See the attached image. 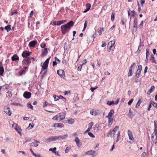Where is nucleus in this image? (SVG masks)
<instances>
[{
    "label": "nucleus",
    "instance_id": "1",
    "mask_svg": "<svg viewBox=\"0 0 157 157\" xmlns=\"http://www.w3.org/2000/svg\"><path fill=\"white\" fill-rule=\"evenodd\" d=\"M73 25L74 22L73 21H71L66 25H62L61 26V29L63 33L64 34L69 31L71 27Z\"/></svg>",
    "mask_w": 157,
    "mask_h": 157
},
{
    "label": "nucleus",
    "instance_id": "2",
    "mask_svg": "<svg viewBox=\"0 0 157 157\" xmlns=\"http://www.w3.org/2000/svg\"><path fill=\"white\" fill-rule=\"evenodd\" d=\"M114 110L113 109L110 110V111L108 115L106 117L108 119V125L110 126L113 124V114Z\"/></svg>",
    "mask_w": 157,
    "mask_h": 157
},
{
    "label": "nucleus",
    "instance_id": "3",
    "mask_svg": "<svg viewBox=\"0 0 157 157\" xmlns=\"http://www.w3.org/2000/svg\"><path fill=\"white\" fill-rule=\"evenodd\" d=\"M119 129V127L118 126H116L112 131L110 130L108 132L107 134V136L111 137H114L117 131Z\"/></svg>",
    "mask_w": 157,
    "mask_h": 157
},
{
    "label": "nucleus",
    "instance_id": "4",
    "mask_svg": "<svg viewBox=\"0 0 157 157\" xmlns=\"http://www.w3.org/2000/svg\"><path fill=\"white\" fill-rule=\"evenodd\" d=\"M68 135L67 134L63 136H55L54 137L49 138V140L48 141H52L59 139H63L67 137Z\"/></svg>",
    "mask_w": 157,
    "mask_h": 157
},
{
    "label": "nucleus",
    "instance_id": "5",
    "mask_svg": "<svg viewBox=\"0 0 157 157\" xmlns=\"http://www.w3.org/2000/svg\"><path fill=\"white\" fill-rule=\"evenodd\" d=\"M65 117V116L63 113H61L57 114L56 116H54L53 118V119L60 121L64 119Z\"/></svg>",
    "mask_w": 157,
    "mask_h": 157
},
{
    "label": "nucleus",
    "instance_id": "6",
    "mask_svg": "<svg viewBox=\"0 0 157 157\" xmlns=\"http://www.w3.org/2000/svg\"><path fill=\"white\" fill-rule=\"evenodd\" d=\"M12 127L15 129L18 133L21 135L22 130L20 126H18L17 124L14 123L12 124Z\"/></svg>",
    "mask_w": 157,
    "mask_h": 157
},
{
    "label": "nucleus",
    "instance_id": "7",
    "mask_svg": "<svg viewBox=\"0 0 157 157\" xmlns=\"http://www.w3.org/2000/svg\"><path fill=\"white\" fill-rule=\"evenodd\" d=\"M49 58H48L45 61L44 63L42 66V68L44 69L45 70L48 67L49 62Z\"/></svg>",
    "mask_w": 157,
    "mask_h": 157
},
{
    "label": "nucleus",
    "instance_id": "8",
    "mask_svg": "<svg viewBox=\"0 0 157 157\" xmlns=\"http://www.w3.org/2000/svg\"><path fill=\"white\" fill-rule=\"evenodd\" d=\"M5 112L8 116H10L11 115L12 113L9 107H5L4 108Z\"/></svg>",
    "mask_w": 157,
    "mask_h": 157
},
{
    "label": "nucleus",
    "instance_id": "9",
    "mask_svg": "<svg viewBox=\"0 0 157 157\" xmlns=\"http://www.w3.org/2000/svg\"><path fill=\"white\" fill-rule=\"evenodd\" d=\"M142 67L141 66L139 65L138 66V69L136 71V78H139L140 74V73L142 70Z\"/></svg>",
    "mask_w": 157,
    "mask_h": 157
},
{
    "label": "nucleus",
    "instance_id": "10",
    "mask_svg": "<svg viewBox=\"0 0 157 157\" xmlns=\"http://www.w3.org/2000/svg\"><path fill=\"white\" fill-rule=\"evenodd\" d=\"M136 66L135 63H133L131 66L129 72L128 73V76H131L132 73V71L134 70V69Z\"/></svg>",
    "mask_w": 157,
    "mask_h": 157
},
{
    "label": "nucleus",
    "instance_id": "11",
    "mask_svg": "<svg viewBox=\"0 0 157 157\" xmlns=\"http://www.w3.org/2000/svg\"><path fill=\"white\" fill-rule=\"evenodd\" d=\"M31 62L30 59L29 58H27L23 60L22 63L23 65H28Z\"/></svg>",
    "mask_w": 157,
    "mask_h": 157
},
{
    "label": "nucleus",
    "instance_id": "12",
    "mask_svg": "<svg viewBox=\"0 0 157 157\" xmlns=\"http://www.w3.org/2000/svg\"><path fill=\"white\" fill-rule=\"evenodd\" d=\"M31 53V52L29 51H25L22 54V56L24 57H26L29 56Z\"/></svg>",
    "mask_w": 157,
    "mask_h": 157
},
{
    "label": "nucleus",
    "instance_id": "13",
    "mask_svg": "<svg viewBox=\"0 0 157 157\" xmlns=\"http://www.w3.org/2000/svg\"><path fill=\"white\" fill-rule=\"evenodd\" d=\"M57 73L61 78H63L65 76L64 71L62 70H59L57 71Z\"/></svg>",
    "mask_w": 157,
    "mask_h": 157
},
{
    "label": "nucleus",
    "instance_id": "14",
    "mask_svg": "<svg viewBox=\"0 0 157 157\" xmlns=\"http://www.w3.org/2000/svg\"><path fill=\"white\" fill-rule=\"evenodd\" d=\"M98 110H96L94 109H91L90 112V114L92 116H96L98 115Z\"/></svg>",
    "mask_w": 157,
    "mask_h": 157
},
{
    "label": "nucleus",
    "instance_id": "15",
    "mask_svg": "<svg viewBox=\"0 0 157 157\" xmlns=\"http://www.w3.org/2000/svg\"><path fill=\"white\" fill-rule=\"evenodd\" d=\"M31 94L30 92L26 91L24 93L23 96L25 98L29 99L31 97Z\"/></svg>",
    "mask_w": 157,
    "mask_h": 157
},
{
    "label": "nucleus",
    "instance_id": "16",
    "mask_svg": "<svg viewBox=\"0 0 157 157\" xmlns=\"http://www.w3.org/2000/svg\"><path fill=\"white\" fill-rule=\"evenodd\" d=\"M128 134L130 140H133L134 139L133 137V134L132 132L130 130H128Z\"/></svg>",
    "mask_w": 157,
    "mask_h": 157
},
{
    "label": "nucleus",
    "instance_id": "17",
    "mask_svg": "<svg viewBox=\"0 0 157 157\" xmlns=\"http://www.w3.org/2000/svg\"><path fill=\"white\" fill-rule=\"evenodd\" d=\"M38 143H40L39 141H37L36 140H35L34 142H33L31 143V144L30 145L32 146H33L36 147L38 146L39 145Z\"/></svg>",
    "mask_w": 157,
    "mask_h": 157
},
{
    "label": "nucleus",
    "instance_id": "18",
    "mask_svg": "<svg viewBox=\"0 0 157 157\" xmlns=\"http://www.w3.org/2000/svg\"><path fill=\"white\" fill-rule=\"evenodd\" d=\"M37 44L36 41H33L30 42L29 43V46L31 47H34Z\"/></svg>",
    "mask_w": 157,
    "mask_h": 157
},
{
    "label": "nucleus",
    "instance_id": "19",
    "mask_svg": "<svg viewBox=\"0 0 157 157\" xmlns=\"http://www.w3.org/2000/svg\"><path fill=\"white\" fill-rule=\"evenodd\" d=\"M24 69L23 70L19 72V75L21 76L23 75L24 74L25 72H26V70L28 69V67H24Z\"/></svg>",
    "mask_w": 157,
    "mask_h": 157
},
{
    "label": "nucleus",
    "instance_id": "20",
    "mask_svg": "<svg viewBox=\"0 0 157 157\" xmlns=\"http://www.w3.org/2000/svg\"><path fill=\"white\" fill-rule=\"evenodd\" d=\"M11 59L12 61L18 60H19V57L16 54H14L12 57Z\"/></svg>",
    "mask_w": 157,
    "mask_h": 157
},
{
    "label": "nucleus",
    "instance_id": "21",
    "mask_svg": "<svg viewBox=\"0 0 157 157\" xmlns=\"http://www.w3.org/2000/svg\"><path fill=\"white\" fill-rule=\"evenodd\" d=\"M75 141L76 142V144L78 147H79L81 146V144L80 145V141L78 137H76L75 140Z\"/></svg>",
    "mask_w": 157,
    "mask_h": 157
},
{
    "label": "nucleus",
    "instance_id": "22",
    "mask_svg": "<svg viewBox=\"0 0 157 157\" xmlns=\"http://www.w3.org/2000/svg\"><path fill=\"white\" fill-rule=\"evenodd\" d=\"M64 126V125L63 124L57 123L55 124L54 125V127H56L58 128H62Z\"/></svg>",
    "mask_w": 157,
    "mask_h": 157
},
{
    "label": "nucleus",
    "instance_id": "23",
    "mask_svg": "<svg viewBox=\"0 0 157 157\" xmlns=\"http://www.w3.org/2000/svg\"><path fill=\"white\" fill-rule=\"evenodd\" d=\"M155 128L154 130V133L155 135L157 134V121H154Z\"/></svg>",
    "mask_w": 157,
    "mask_h": 157
},
{
    "label": "nucleus",
    "instance_id": "24",
    "mask_svg": "<svg viewBox=\"0 0 157 157\" xmlns=\"http://www.w3.org/2000/svg\"><path fill=\"white\" fill-rule=\"evenodd\" d=\"M79 99L78 94L77 93H75L73 98V101L74 102L78 101Z\"/></svg>",
    "mask_w": 157,
    "mask_h": 157
},
{
    "label": "nucleus",
    "instance_id": "25",
    "mask_svg": "<svg viewBox=\"0 0 157 157\" xmlns=\"http://www.w3.org/2000/svg\"><path fill=\"white\" fill-rule=\"evenodd\" d=\"M42 56H45L48 53L47 48H45L42 51Z\"/></svg>",
    "mask_w": 157,
    "mask_h": 157
},
{
    "label": "nucleus",
    "instance_id": "26",
    "mask_svg": "<svg viewBox=\"0 0 157 157\" xmlns=\"http://www.w3.org/2000/svg\"><path fill=\"white\" fill-rule=\"evenodd\" d=\"M95 153V151L93 150H90L88 151L85 153L86 155L88 154L90 155H93Z\"/></svg>",
    "mask_w": 157,
    "mask_h": 157
},
{
    "label": "nucleus",
    "instance_id": "27",
    "mask_svg": "<svg viewBox=\"0 0 157 157\" xmlns=\"http://www.w3.org/2000/svg\"><path fill=\"white\" fill-rule=\"evenodd\" d=\"M115 42V40H113L111 41H110L108 44V47H109V45H111L112 46H113Z\"/></svg>",
    "mask_w": 157,
    "mask_h": 157
},
{
    "label": "nucleus",
    "instance_id": "28",
    "mask_svg": "<svg viewBox=\"0 0 157 157\" xmlns=\"http://www.w3.org/2000/svg\"><path fill=\"white\" fill-rule=\"evenodd\" d=\"M59 98H60L59 100H60V101H63V103H64L66 101V99L63 96L60 95L59 96Z\"/></svg>",
    "mask_w": 157,
    "mask_h": 157
},
{
    "label": "nucleus",
    "instance_id": "29",
    "mask_svg": "<svg viewBox=\"0 0 157 157\" xmlns=\"http://www.w3.org/2000/svg\"><path fill=\"white\" fill-rule=\"evenodd\" d=\"M104 31L103 28H100L98 29V33L99 35H101L102 34V32Z\"/></svg>",
    "mask_w": 157,
    "mask_h": 157
},
{
    "label": "nucleus",
    "instance_id": "30",
    "mask_svg": "<svg viewBox=\"0 0 157 157\" xmlns=\"http://www.w3.org/2000/svg\"><path fill=\"white\" fill-rule=\"evenodd\" d=\"M142 102V101H141V100L140 99H139L135 106V107L138 108L140 105V104Z\"/></svg>",
    "mask_w": 157,
    "mask_h": 157
},
{
    "label": "nucleus",
    "instance_id": "31",
    "mask_svg": "<svg viewBox=\"0 0 157 157\" xmlns=\"http://www.w3.org/2000/svg\"><path fill=\"white\" fill-rule=\"evenodd\" d=\"M150 54L149 52V50L148 49H147L146 50V59L147 60Z\"/></svg>",
    "mask_w": 157,
    "mask_h": 157
},
{
    "label": "nucleus",
    "instance_id": "32",
    "mask_svg": "<svg viewBox=\"0 0 157 157\" xmlns=\"http://www.w3.org/2000/svg\"><path fill=\"white\" fill-rule=\"evenodd\" d=\"M74 122V120L71 118L67 121V123L71 124H73Z\"/></svg>",
    "mask_w": 157,
    "mask_h": 157
},
{
    "label": "nucleus",
    "instance_id": "33",
    "mask_svg": "<svg viewBox=\"0 0 157 157\" xmlns=\"http://www.w3.org/2000/svg\"><path fill=\"white\" fill-rule=\"evenodd\" d=\"M5 29L6 30L7 32H9L10 31L11 29V25H8L7 26H6L5 27Z\"/></svg>",
    "mask_w": 157,
    "mask_h": 157
},
{
    "label": "nucleus",
    "instance_id": "34",
    "mask_svg": "<svg viewBox=\"0 0 157 157\" xmlns=\"http://www.w3.org/2000/svg\"><path fill=\"white\" fill-rule=\"evenodd\" d=\"M155 88V87L154 86H151L149 90V94H150V93H151L154 90Z\"/></svg>",
    "mask_w": 157,
    "mask_h": 157
},
{
    "label": "nucleus",
    "instance_id": "35",
    "mask_svg": "<svg viewBox=\"0 0 157 157\" xmlns=\"http://www.w3.org/2000/svg\"><path fill=\"white\" fill-rule=\"evenodd\" d=\"M66 22V20H62L57 22V25H59Z\"/></svg>",
    "mask_w": 157,
    "mask_h": 157
},
{
    "label": "nucleus",
    "instance_id": "36",
    "mask_svg": "<svg viewBox=\"0 0 157 157\" xmlns=\"http://www.w3.org/2000/svg\"><path fill=\"white\" fill-rule=\"evenodd\" d=\"M150 60L153 63H155V58L154 56L152 54L151 55Z\"/></svg>",
    "mask_w": 157,
    "mask_h": 157
},
{
    "label": "nucleus",
    "instance_id": "37",
    "mask_svg": "<svg viewBox=\"0 0 157 157\" xmlns=\"http://www.w3.org/2000/svg\"><path fill=\"white\" fill-rule=\"evenodd\" d=\"M51 104L48 103L47 101H45L43 105V107H45L48 105H51Z\"/></svg>",
    "mask_w": 157,
    "mask_h": 157
},
{
    "label": "nucleus",
    "instance_id": "38",
    "mask_svg": "<svg viewBox=\"0 0 157 157\" xmlns=\"http://www.w3.org/2000/svg\"><path fill=\"white\" fill-rule=\"evenodd\" d=\"M53 97L54 98V101H57L58 100H59V98H60L59 96V97L57 96L56 95H54L53 96Z\"/></svg>",
    "mask_w": 157,
    "mask_h": 157
},
{
    "label": "nucleus",
    "instance_id": "39",
    "mask_svg": "<svg viewBox=\"0 0 157 157\" xmlns=\"http://www.w3.org/2000/svg\"><path fill=\"white\" fill-rule=\"evenodd\" d=\"M143 47V45H142L141 44L139 46V47L138 48V50L137 51V52H140L141 50L142 49V48Z\"/></svg>",
    "mask_w": 157,
    "mask_h": 157
},
{
    "label": "nucleus",
    "instance_id": "40",
    "mask_svg": "<svg viewBox=\"0 0 157 157\" xmlns=\"http://www.w3.org/2000/svg\"><path fill=\"white\" fill-rule=\"evenodd\" d=\"M107 104L109 105H111L113 104H115L114 101H108L107 102Z\"/></svg>",
    "mask_w": 157,
    "mask_h": 157
},
{
    "label": "nucleus",
    "instance_id": "41",
    "mask_svg": "<svg viewBox=\"0 0 157 157\" xmlns=\"http://www.w3.org/2000/svg\"><path fill=\"white\" fill-rule=\"evenodd\" d=\"M120 131H119L118 132V133L117 134V139L116 140V142H117L119 140V137L120 136Z\"/></svg>",
    "mask_w": 157,
    "mask_h": 157
},
{
    "label": "nucleus",
    "instance_id": "42",
    "mask_svg": "<svg viewBox=\"0 0 157 157\" xmlns=\"http://www.w3.org/2000/svg\"><path fill=\"white\" fill-rule=\"evenodd\" d=\"M4 68L3 67H0V75H2L3 73Z\"/></svg>",
    "mask_w": 157,
    "mask_h": 157
},
{
    "label": "nucleus",
    "instance_id": "43",
    "mask_svg": "<svg viewBox=\"0 0 157 157\" xmlns=\"http://www.w3.org/2000/svg\"><path fill=\"white\" fill-rule=\"evenodd\" d=\"M151 103L153 105V106L155 107L156 108H157V103L155 102H154L152 101H151Z\"/></svg>",
    "mask_w": 157,
    "mask_h": 157
},
{
    "label": "nucleus",
    "instance_id": "44",
    "mask_svg": "<svg viewBox=\"0 0 157 157\" xmlns=\"http://www.w3.org/2000/svg\"><path fill=\"white\" fill-rule=\"evenodd\" d=\"M88 6H89V7L87 8H86V9L83 12V13H86L90 10V7H91V5H88Z\"/></svg>",
    "mask_w": 157,
    "mask_h": 157
},
{
    "label": "nucleus",
    "instance_id": "45",
    "mask_svg": "<svg viewBox=\"0 0 157 157\" xmlns=\"http://www.w3.org/2000/svg\"><path fill=\"white\" fill-rule=\"evenodd\" d=\"M34 125V124L33 123V124H32L31 125V124L30 123V124H29V126H28L27 128L29 129H31L33 127Z\"/></svg>",
    "mask_w": 157,
    "mask_h": 157
},
{
    "label": "nucleus",
    "instance_id": "46",
    "mask_svg": "<svg viewBox=\"0 0 157 157\" xmlns=\"http://www.w3.org/2000/svg\"><path fill=\"white\" fill-rule=\"evenodd\" d=\"M71 149V147H67V148L66 149L65 151V152L66 153H68L70 151Z\"/></svg>",
    "mask_w": 157,
    "mask_h": 157
},
{
    "label": "nucleus",
    "instance_id": "47",
    "mask_svg": "<svg viewBox=\"0 0 157 157\" xmlns=\"http://www.w3.org/2000/svg\"><path fill=\"white\" fill-rule=\"evenodd\" d=\"M93 124H94V123L93 122H90L89 124L88 127L90 128L91 129L92 127L93 126Z\"/></svg>",
    "mask_w": 157,
    "mask_h": 157
},
{
    "label": "nucleus",
    "instance_id": "48",
    "mask_svg": "<svg viewBox=\"0 0 157 157\" xmlns=\"http://www.w3.org/2000/svg\"><path fill=\"white\" fill-rule=\"evenodd\" d=\"M88 134L91 137L94 138L95 137V136L91 132H89Z\"/></svg>",
    "mask_w": 157,
    "mask_h": 157
},
{
    "label": "nucleus",
    "instance_id": "49",
    "mask_svg": "<svg viewBox=\"0 0 157 157\" xmlns=\"http://www.w3.org/2000/svg\"><path fill=\"white\" fill-rule=\"evenodd\" d=\"M56 149V148L55 147L53 148H50L49 149V151H52V152H55Z\"/></svg>",
    "mask_w": 157,
    "mask_h": 157
},
{
    "label": "nucleus",
    "instance_id": "50",
    "mask_svg": "<svg viewBox=\"0 0 157 157\" xmlns=\"http://www.w3.org/2000/svg\"><path fill=\"white\" fill-rule=\"evenodd\" d=\"M27 106L31 109H33V106L32 105L28 103L27 104Z\"/></svg>",
    "mask_w": 157,
    "mask_h": 157
},
{
    "label": "nucleus",
    "instance_id": "51",
    "mask_svg": "<svg viewBox=\"0 0 157 157\" xmlns=\"http://www.w3.org/2000/svg\"><path fill=\"white\" fill-rule=\"evenodd\" d=\"M114 15L115 14L112 13L111 15V20L112 21H113L114 19Z\"/></svg>",
    "mask_w": 157,
    "mask_h": 157
},
{
    "label": "nucleus",
    "instance_id": "52",
    "mask_svg": "<svg viewBox=\"0 0 157 157\" xmlns=\"http://www.w3.org/2000/svg\"><path fill=\"white\" fill-rule=\"evenodd\" d=\"M141 157H146L147 153L145 152H144L141 155Z\"/></svg>",
    "mask_w": 157,
    "mask_h": 157
},
{
    "label": "nucleus",
    "instance_id": "53",
    "mask_svg": "<svg viewBox=\"0 0 157 157\" xmlns=\"http://www.w3.org/2000/svg\"><path fill=\"white\" fill-rule=\"evenodd\" d=\"M87 21H85V23H84V28H83V31L84 30H85V29L86 28L87 26Z\"/></svg>",
    "mask_w": 157,
    "mask_h": 157
},
{
    "label": "nucleus",
    "instance_id": "54",
    "mask_svg": "<svg viewBox=\"0 0 157 157\" xmlns=\"http://www.w3.org/2000/svg\"><path fill=\"white\" fill-rule=\"evenodd\" d=\"M63 93L64 94H70L71 93V91H65Z\"/></svg>",
    "mask_w": 157,
    "mask_h": 157
},
{
    "label": "nucleus",
    "instance_id": "55",
    "mask_svg": "<svg viewBox=\"0 0 157 157\" xmlns=\"http://www.w3.org/2000/svg\"><path fill=\"white\" fill-rule=\"evenodd\" d=\"M143 24V21H142L140 24L139 25V27L140 29H141L142 28Z\"/></svg>",
    "mask_w": 157,
    "mask_h": 157
},
{
    "label": "nucleus",
    "instance_id": "56",
    "mask_svg": "<svg viewBox=\"0 0 157 157\" xmlns=\"http://www.w3.org/2000/svg\"><path fill=\"white\" fill-rule=\"evenodd\" d=\"M154 135H155V133H154V131L153 133L151 134V138L152 141L153 142V140H154L155 139H154Z\"/></svg>",
    "mask_w": 157,
    "mask_h": 157
},
{
    "label": "nucleus",
    "instance_id": "57",
    "mask_svg": "<svg viewBox=\"0 0 157 157\" xmlns=\"http://www.w3.org/2000/svg\"><path fill=\"white\" fill-rule=\"evenodd\" d=\"M133 99H130L129 101L128 102V105H130L132 103V102H133Z\"/></svg>",
    "mask_w": 157,
    "mask_h": 157
},
{
    "label": "nucleus",
    "instance_id": "58",
    "mask_svg": "<svg viewBox=\"0 0 157 157\" xmlns=\"http://www.w3.org/2000/svg\"><path fill=\"white\" fill-rule=\"evenodd\" d=\"M113 46H112L109 45V47H109V48L108 49V52H109L110 51Z\"/></svg>",
    "mask_w": 157,
    "mask_h": 157
},
{
    "label": "nucleus",
    "instance_id": "59",
    "mask_svg": "<svg viewBox=\"0 0 157 157\" xmlns=\"http://www.w3.org/2000/svg\"><path fill=\"white\" fill-rule=\"evenodd\" d=\"M138 20L136 18H135L134 21V24L137 25L138 24Z\"/></svg>",
    "mask_w": 157,
    "mask_h": 157
},
{
    "label": "nucleus",
    "instance_id": "60",
    "mask_svg": "<svg viewBox=\"0 0 157 157\" xmlns=\"http://www.w3.org/2000/svg\"><path fill=\"white\" fill-rule=\"evenodd\" d=\"M132 16H134L135 15L136 13L134 10H133L131 12Z\"/></svg>",
    "mask_w": 157,
    "mask_h": 157
},
{
    "label": "nucleus",
    "instance_id": "61",
    "mask_svg": "<svg viewBox=\"0 0 157 157\" xmlns=\"http://www.w3.org/2000/svg\"><path fill=\"white\" fill-rule=\"evenodd\" d=\"M82 67V65H80L78 67V71H80L81 70V69Z\"/></svg>",
    "mask_w": 157,
    "mask_h": 157
},
{
    "label": "nucleus",
    "instance_id": "62",
    "mask_svg": "<svg viewBox=\"0 0 157 157\" xmlns=\"http://www.w3.org/2000/svg\"><path fill=\"white\" fill-rule=\"evenodd\" d=\"M87 61L86 59H84L82 61V65L86 63Z\"/></svg>",
    "mask_w": 157,
    "mask_h": 157
},
{
    "label": "nucleus",
    "instance_id": "63",
    "mask_svg": "<svg viewBox=\"0 0 157 157\" xmlns=\"http://www.w3.org/2000/svg\"><path fill=\"white\" fill-rule=\"evenodd\" d=\"M155 135L156 136V138L153 140V143H155V144H156L157 143V134H156V135Z\"/></svg>",
    "mask_w": 157,
    "mask_h": 157
},
{
    "label": "nucleus",
    "instance_id": "64",
    "mask_svg": "<svg viewBox=\"0 0 157 157\" xmlns=\"http://www.w3.org/2000/svg\"><path fill=\"white\" fill-rule=\"evenodd\" d=\"M151 104H151V103H150L149 105V106H148V107L147 108V110L148 111H149L150 110V109L151 107Z\"/></svg>",
    "mask_w": 157,
    "mask_h": 157
}]
</instances>
